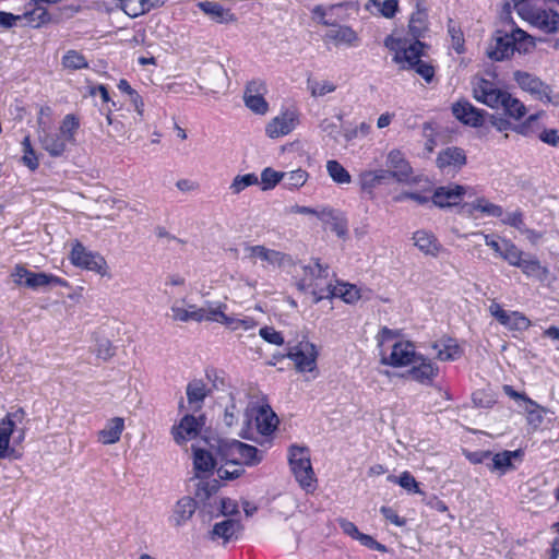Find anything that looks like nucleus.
<instances>
[{"instance_id":"nucleus-2","label":"nucleus","mask_w":559,"mask_h":559,"mask_svg":"<svg viewBox=\"0 0 559 559\" xmlns=\"http://www.w3.org/2000/svg\"><path fill=\"white\" fill-rule=\"evenodd\" d=\"M384 46L393 52V61L400 64L401 69H413L427 83L432 81L435 69L420 59L424 48L420 40L411 41L405 37L391 34L385 37Z\"/></svg>"},{"instance_id":"nucleus-26","label":"nucleus","mask_w":559,"mask_h":559,"mask_svg":"<svg viewBox=\"0 0 559 559\" xmlns=\"http://www.w3.org/2000/svg\"><path fill=\"white\" fill-rule=\"evenodd\" d=\"M466 193V188L460 185H449L438 188L432 197V203L439 207L453 206L460 203Z\"/></svg>"},{"instance_id":"nucleus-6","label":"nucleus","mask_w":559,"mask_h":559,"mask_svg":"<svg viewBox=\"0 0 559 559\" xmlns=\"http://www.w3.org/2000/svg\"><path fill=\"white\" fill-rule=\"evenodd\" d=\"M216 455L222 462L231 466L257 465L261 462L263 452L255 447L243 443L236 439L218 440Z\"/></svg>"},{"instance_id":"nucleus-55","label":"nucleus","mask_w":559,"mask_h":559,"mask_svg":"<svg viewBox=\"0 0 559 559\" xmlns=\"http://www.w3.org/2000/svg\"><path fill=\"white\" fill-rule=\"evenodd\" d=\"M170 319L175 322H190L191 317L186 308V299L175 300L170 306Z\"/></svg>"},{"instance_id":"nucleus-57","label":"nucleus","mask_w":559,"mask_h":559,"mask_svg":"<svg viewBox=\"0 0 559 559\" xmlns=\"http://www.w3.org/2000/svg\"><path fill=\"white\" fill-rule=\"evenodd\" d=\"M26 21L31 24V15H27V10L23 14H13L10 12L0 11V26L3 28H11L17 25L19 22Z\"/></svg>"},{"instance_id":"nucleus-20","label":"nucleus","mask_w":559,"mask_h":559,"mask_svg":"<svg viewBox=\"0 0 559 559\" xmlns=\"http://www.w3.org/2000/svg\"><path fill=\"white\" fill-rule=\"evenodd\" d=\"M452 114L462 123L477 128L483 126L486 111L463 99L452 105Z\"/></svg>"},{"instance_id":"nucleus-5","label":"nucleus","mask_w":559,"mask_h":559,"mask_svg":"<svg viewBox=\"0 0 559 559\" xmlns=\"http://www.w3.org/2000/svg\"><path fill=\"white\" fill-rule=\"evenodd\" d=\"M254 409L255 400L248 391L245 388H233L227 395L223 420L226 426L233 427L242 416L243 424L249 428L252 425Z\"/></svg>"},{"instance_id":"nucleus-32","label":"nucleus","mask_w":559,"mask_h":559,"mask_svg":"<svg viewBox=\"0 0 559 559\" xmlns=\"http://www.w3.org/2000/svg\"><path fill=\"white\" fill-rule=\"evenodd\" d=\"M413 240L414 246L426 255L437 257L442 250L441 243L431 231L425 229L417 230L413 235Z\"/></svg>"},{"instance_id":"nucleus-21","label":"nucleus","mask_w":559,"mask_h":559,"mask_svg":"<svg viewBox=\"0 0 559 559\" xmlns=\"http://www.w3.org/2000/svg\"><path fill=\"white\" fill-rule=\"evenodd\" d=\"M202 417H194L192 415H186L179 424L171 428V435L177 444L182 445L188 441L194 439L203 426L201 421Z\"/></svg>"},{"instance_id":"nucleus-39","label":"nucleus","mask_w":559,"mask_h":559,"mask_svg":"<svg viewBox=\"0 0 559 559\" xmlns=\"http://www.w3.org/2000/svg\"><path fill=\"white\" fill-rule=\"evenodd\" d=\"M520 455V451H503L496 454L491 453L490 462L487 463V466L491 472L497 471L500 474H504L507 471L513 468L512 459L519 457Z\"/></svg>"},{"instance_id":"nucleus-59","label":"nucleus","mask_w":559,"mask_h":559,"mask_svg":"<svg viewBox=\"0 0 559 559\" xmlns=\"http://www.w3.org/2000/svg\"><path fill=\"white\" fill-rule=\"evenodd\" d=\"M260 336L267 343L274 345H283L284 337L272 326H263L259 331Z\"/></svg>"},{"instance_id":"nucleus-60","label":"nucleus","mask_w":559,"mask_h":559,"mask_svg":"<svg viewBox=\"0 0 559 559\" xmlns=\"http://www.w3.org/2000/svg\"><path fill=\"white\" fill-rule=\"evenodd\" d=\"M95 353L98 358L108 360L114 356L115 348L109 340L102 338L97 341Z\"/></svg>"},{"instance_id":"nucleus-14","label":"nucleus","mask_w":559,"mask_h":559,"mask_svg":"<svg viewBox=\"0 0 559 559\" xmlns=\"http://www.w3.org/2000/svg\"><path fill=\"white\" fill-rule=\"evenodd\" d=\"M267 87L264 81L260 79L251 80L247 83L243 92V102L255 115H265L269 111V104L264 98Z\"/></svg>"},{"instance_id":"nucleus-25","label":"nucleus","mask_w":559,"mask_h":559,"mask_svg":"<svg viewBox=\"0 0 559 559\" xmlns=\"http://www.w3.org/2000/svg\"><path fill=\"white\" fill-rule=\"evenodd\" d=\"M430 347L436 353V358L441 361H454L461 358L463 349L455 338L442 336L431 342Z\"/></svg>"},{"instance_id":"nucleus-40","label":"nucleus","mask_w":559,"mask_h":559,"mask_svg":"<svg viewBox=\"0 0 559 559\" xmlns=\"http://www.w3.org/2000/svg\"><path fill=\"white\" fill-rule=\"evenodd\" d=\"M60 1L61 0H33V3L28 4L32 9H27V15H31V25L38 27L41 24L49 22L50 17L44 4H56Z\"/></svg>"},{"instance_id":"nucleus-51","label":"nucleus","mask_w":559,"mask_h":559,"mask_svg":"<svg viewBox=\"0 0 559 559\" xmlns=\"http://www.w3.org/2000/svg\"><path fill=\"white\" fill-rule=\"evenodd\" d=\"M388 481L399 484L402 488L409 492L420 493L418 483L415 477L407 471L403 472L399 477L394 475L388 476Z\"/></svg>"},{"instance_id":"nucleus-48","label":"nucleus","mask_w":559,"mask_h":559,"mask_svg":"<svg viewBox=\"0 0 559 559\" xmlns=\"http://www.w3.org/2000/svg\"><path fill=\"white\" fill-rule=\"evenodd\" d=\"M307 88L312 97H322L326 94L333 93L336 90V84L329 80H307Z\"/></svg>"},{"instance_id":"nucleus-11","label":"nucleus","mask_w":559,"mask_h":559,"mask_svg":"<svg viewBox=\"0 0 559 559\" xmlns=\"http://www.w3.org/2000/svg\"><path fill=\"white\" fill-rule=\"evenodd\" d=\"M70 260L75 266L92 271L100 276H108V264L103 255L87 250L82 243L73 245Z\"/></svg>"},{"instance_id":"nucleus-63","label":"nucleus","mask_w":559,"mask_h":559,"mask_svg":"<svg viewBox=\"0 0 559 559\" xmlns=\"http://www.w3.org/2000/svg\"><path fill=\"white\" fill-rule=\"evenodd\" d=\"M357 540L365 547L380 552H386L388 549L383 544L378 543L372 536L360 533Z\"/></svg>"},{"instance_id":"nucleus-37","label":"nucleus","mask_w":559,"mask_h":559,"mask_svg":"<svg viewBox=\"0 0 559 559\" xmlns=\"http://www.w3.org/2000/svg\"><path fill=\"white\" fill-rule=\"evenodd\" d=\"M200 9L217 23H231L236 21L235 14L218 2L204 1L199 3Z\"/></svg>"},{"instance_id":"nucleus-46","label":"nucleus","mask_w":559,"mask_h":559,"mask_svg":"<svg viewBox=\"0 0 559 559\" xmlns=\"http://www.w3.org/2000/svg\"><path fill=\"white\" fill-rule=\"evenodd\" d=\"M326 171L337 185H348L352 182L350 174L335 159L326 162Z\"/></svg>"},{"instance_id":"nucleus-41","label":"nucleus","mask_w":559,"mask_h":559,"mask_svg":"<svg viewBox=\"0 0 559 559\" xmlns=\"http://www.w3.org/2000/svg\"><path fill=\"white\" fill-rule=\"evenodd\" d=\"M519 269H521L526 276L534 277L539 282L546 281L549 276V269L542 265L536 258L524 259Z\"/></svg>"},{"instance_id":"nucleus-62","label":"nucleus","mask_w":559,"mask_h":559,"mask_svg":"<svg viewBox=\"0 0 559 559\" xmlns=\"http://www.w3.org/2000/svg\"><path fill=\"white\" fill-rule=\"evenodd\" d=\"M242 469L239 466H231L225 462L217 468V475L221 479H234L240 476Z\"/></svg>"},{"instance_id":"nucleus-29","label":"nucleus","mask_w":559,"mask_h":559,"mask_svg":"<svg viewBox=\"0 0 559 559\" xmlns=\"http://www.w3.org/2000/svg\"><path fill=\"white\" fill-rule=\"evenodd\" d=\"M124 430V419L112 417L108 419L102 430L97 432V441L104 445H111L119 442Z\"/></svg>"},{"instance_id":"nucleus-50","label":"nucleus","mask_w":559,"mask_h":559,"mask_svg":"<svg viewBox=\"0 0 559 559\" xmlns=\"http://www.w3.org/2000/svg\"><path fill=\"white\" fill-rule=\"evenodd\" d=\"M258 183L259 179L258 176L254 174L238 175L233 179L229 186V190L231 191L233 194H239L248 187Z\"/></svg>"},{"instance_id":"nucleus-56","label":"nucleus","mask_w":559,"mask_h":559,"mask_svg":"<svg viewBox=\"0 0 559 559\" xmlns=\"http://www.w3.org/2000/svg\"><path fill=\"white\" fill-rule=\"evenodd\" d=\"M510 330L523 331L528 329L531 325L530 320L518 311L508 313L507 320L503 324Z\"/></svg>"},{"instance_id":"nucleus-15","label":"nucleus","mask_w":559,"mask_h":559,"mask_svg":"<svg viewBox=\"0 0 559 559\" xmlns=\"http://www.w3.org/2000/svg\"><path fill=\"white\" fill-rule=\"evenodd\" d=\"M245 258L252 264L259 261L262 267H276L281 266L284 262L285 254L281 251L270 249L263 245H246L243 248Z\"/></svg>"},{"instance_id":"nucleus-1","label":"nucleus","mask_w":559,"mask_h":559,"mask_svg":"<svg viewBox=\"0 0 559 559\" xmlns=\"http://www.w3.org/2000/svg\"><path fill=\"white\" fill-rule=\"evenodd\" d=\"M473 96L477 102L491 109H501L509 119L515 121L523 119L527 114V107L523 102L507 90L500 88L495 82L484 78H476L473 81Z\"/></svg>"},{"instance_id":"nucleus-19","label":"nucleus","mask_w":559,"mask_h":559,"mask_svg":"<svg viewBox=\"0 0 559 559\" xmlns=\"http://www.w3.org/2000/svg\"><path fill=\"white\" fill-rule=\"evenodd\" d=\"M252 419L257 431L262 436H270L278 425V418L270 405L258 400H255Z\"/></svg>"},{"instance_id":"nucleus-53","label":"nucleus","mask_w":559,"mask_h":559,"mask_svg":"<svg viewBox=\"0 0 559 559\" xmlns=\"http://www.w3.org/2000/svg\"><path fill=\"white\" fill-rule=\"evenodd\" d=\"M468 236H481L485 240V243L495 252V254L501 258L503 253V238H500L496 234H484L481 231L472 233L468 235H464V238Z\"/></svg>"},{"instance_id":"nucleus-36","label":"nucleus","mask_w":559,"mask_h":559,"mask_svg":"<svg viewBox=\"0 0 559 559\" xmlns=\"http://www.w3.org/2000/svg\"><path fill=\"white\" fill-rule=\"evenodd\" d=\"M328 40L335 45L354 46L358 40V36L349 26L337 25L336 23L325 34Z\"/></svg>"},{"instance_id":"nucleus-23","label":"nucleus","mask_w":559,"mask_h":559,"mask_svg":"<svg viewBox=\"0 0 559 559\" xmlns=\"http://www.w3.org/2000/svg\"><path fill=\"white\" fill-rule=\"evenodd\" d=\"M411 366L412 368L407 371V374L414 381L424 385H430L439 372V368L421 354L418 356V361Z\"/></svg>"},{"instance_id":"nucleus-24","label":"nucleus","mask_w":559,"mask_h":559,"mask_svg":"<svg viewBox=\"0 0 559 559\" xmlns=\"http://www.w3.org/2000/svg\"><path fill=\"white\" fill-rule=\"evenodd\" d=\"M243 526L239 520L226 519L213 525L209 532L211 540L222 539L224 544L231 539H237L241 534Z\"/></svg>"},{"instance_id":"nucleus-38","label":"nucleus","mask_w":559,"mask_h":559,"mask_svg":"<svg viewBox=\"0 0 559 559\" xmlns=\"http://www.w3.org/2000/svg\"><path fill=\"white\" fill-rule=\"evenodd\" d=\"M209 392L207 385L203 380L194 379L188 383L186 390L187 399L194 411H199L202 407Z\"/></svg>"},{"instance_id":"nucleus-18","label":"nucleus","mask_w":559,"mask_h":559,"mask_svg":"<svg viewBox=\"0 0 559 559\" xmlns=\"http://www.w3.org/2000/svg\"><path fill=\"white\" fill-rule=\"evenodd\" d=\"M299 123V116L295 110H286L274 117L265 127V133L271 139L289 134Z\"/></svg>"},{"instance_id":"nucleus-35","label":"nucleus","mask_w":559,"mask_h":559,"mask_svg":"<svg viewBox=\"0 0 559 559\" xmlns=\"http://www.w3.org/2000/svg\"><path fill=\"white\" fill-rule=\"evenodd\" d=\"M531 24L546 33L559 32V13L552 10L536 11Z\"/></svg>"},{"instance_id":"nucleus-43","label":"nucleus","mask_w":559,"mask_h":559,"mask_svg":"<svg viewBox=\"0 0 559 559\" xmlns=\"http://www.w3.org/2000/svg\"><path fill=\"white\" fill-rule=\"evenodd\" d=\"M372 8L377 9V14L385 19H392L399 11V0H369L366 3V10L374 14Z\"/></svg>"},{"instance_id":"nucleus-27","label":"nucleus","mask_w":559,"mask_h":559,"mask_svg":"<svg viewBox=\"0 0 559 559\" xmlns=\"http://www.w3.org/2000/svg\"><path fill=\"white\" fill-rule=\"evenodd\" d=\"M325 290L326 293L321 294V297L317 298L316 302L325 298L338 297L347 304H353L360 298L359 289L355 285L348 283H331L330 287L325 288Z\"/></svg>"},{"instance_id":"nucleus-7","label":"nucleus","mask_w":559,"mask_h":559,"mask_svg":"<svg viewBox=\"0 0 559 559\" xmlns=\"http://www.w3.org/2000/svg\"><path fill=\"white\" fill-rule=\"evenodd\" d=\"M288 461L299 486L307 492L313 491L317 478L311 465L309 449L292 445L288 451Z\"/></svg>"},{"instance_id":"nucleus-52","label":"nucleus","mask_w":559,"mask_h":559,"mask_svg":"<svg viewBox=\"0 0 559 559\" xmlns=\"http://www.w3.org/2000/svg\"><path fill=\"white\" fill-rule=\"evenodd\" d=\"M231 331H252L257 328V322L250 317H234L229 316L227 323L225 324Z\"/></svg>"},{"instance_id":"nucleus-58","label":"nucleus","mask_w":559,"mask_h":559,"mask_svg":"<svg viewBox=\"0 0 559 559\" xmlns=\"http://www.w3.org/2000/svg\"><path fill=\"white\" fill-rule=\"evenodd\" d=\"M226 306L223 304H218L217 306H209L205 308V319L206 321L219 322L222 324H226L229 316L224 312Z\"/></svg>"},{"instance_id":"nucleus-12","label":"nucleus","mask_w":559,"mask_h":559,"mask_svg":"<svg viewBox=\"0 0 559 559\" xmlns=\"http://www.w3.org/2000/svg\"><path fill=\"white\" fill-rule=\"evenodd\" d=\"M287 357L294 361L298 372H312L317 369L318 350L309 341H301L289 347Z\"/></svg>"},{"instance_id":"nucleus-34","label":"nucleus","mask_w":559,"mask_h":559,"mask_svg":"<svg viewBox=\"0 0 559 559\" xmlns=\"http://www.w3.org/2000/svg\"><path fill=\"white\" fill-rule=\"evenodd\" d=\"M466 163V155L460 147H447L437 157V165L440 169L461 168Z\"/></svg>"},{"instance_id":"nucleus-4","label":"nucleus","mask_w":559,"mask_h":559,"mask_svg":"<svg viewBox=\"0 0 559 559\" xmlns=\"http://www.w3.org/2000/svg\"><path fill=\"white\" fill-rule=\"evenodd\" d=\"M80 122L73 115H67L59 128L58 132L39 131V142L41 147L53 157L61 156L68 144L75 143V134L79 130Z\"/></svg>"},{"instance_id":"nucleus-28","label":"nucleus","mask_w":559,"mask_h":559,"mask_svg":"<svg viewBox=\"0 0 559 559\" xmlns=\"http://www.w3.org/2000/svg\"><path fill=\"white\" fill-rule=\"evenodd\" d=\"M168 0H118V7L130 17H138L152 9L164 5Z\"/></svg>"},{"instance_id":"nucleus-47","label":"nucleus","mask_w":559,"mask_h":559,"mask_svg":"<svg viewBox=\"0 0 559 559\" xmlns=\"http://www.w3.org/2000/svg\"><path fill=\"white\" fill-rule=\"evenodd\" d=\"M524 252L510 239L503 238V253L501 259L512 266L519 267L522 263Z\"/></svg>"},{"instance_id":"nucleus-3","label":"nucleus","mask_w":559,"mask_h":559,"mask_svg":"<svg viewBox=\"0 0 559 559\" xmlns=\"http://www.w3.org/2000/svg\"><path fill=\"white\" fill-rule=\"evenodd\" d=\"M297 287L300 290L309 292L314 300L325 294V288L330 287L329 266L322 265L318 260H312L308 264H297L294 267Z\"/></svg>"},{"instance_id":"nucleus-45","label":"nucleus","mask_w":559,"mask_h":559,"mask_svg":"<svg viewBox=\"0 0 559 559\" xmlns=\"http://www.w3.org/2000/svg\"><path fill=\"white\" fill-rule=\"evenodd\" d=\"M309 174L301 169H295L283 173V186L288 190L301 188L308 180Z\"/></svg>"},{"instance_id":"nucleus-54","label":"nucleus","mask_w":559,"mask_h":559,"mask_svg":"<svg viewBox=\"0 0 559 559\" xmlns=\"http://www.w3.org/2000/svg\"><path fill=\"white\" fill-rule=\"evenodd\" d=\"M283 173L266 167L261 173L262 190L273 189L277 183L283 182Z\"/></svg>"},{"instance_id":"nucleus-33","label":"nucleus","mask_w":559,"mask_h":559,"mask_svg":"<svg viewBox=\"0 0 559 559\" xmlns=\"http://www.w3.org/2000/svg\"><path fill=\"white\" fill-rule=\"evenodd\" d=\"M463 210L471 216H474L475 212H480L489 217H502L503 215V209L486 198H477L473 202L464 204Z\"/></svg>"},{"instance_id":"nucleus-22","label":"nucleus","mask_w":559,"mask_h":559,"mask_svg":"<svg viewBox=\"0 0 559 559\" xmlns=\"http://www.w3.org/2000/svg\"><path fill=\"white\" fill-rule=\"evenodd\" d=\"M195 510V500L191 497L185 496L174 504L168 518V523L175 528H180L192 519Z\"/></svg>"},{"instance_id":"nucleus-64","label":"nucleus","mask_w":559,"mask_h":559,"mask_svg":"<svg viewBox=\"0 0 559 559\" xmlns=\"http://www.w3.org/2000/svg\"><path fill=\"white\" fill-rule=\"evenodd\" d=\"M221 513L224 516L236 515L239 513L238 503L230 498L219 499Z\"/></svg>"},{"instance_id":"nucleus-31","label":"nucleus","mask_w":559,"mask_h":559,"mask_svg":"<svg viewBox=\"0 0 559 559\" xmlns=\"http://www.w3.org/2000/svg\"><path fill=\"white\" fill-rule=\"evenodd\" d=\"M428 31V13L427 9L423 1L416 2V11L412 13L409 23H408V32L414 38L413 41L419 40V38L424 37L425 33Z\"/></svg>"},{"instance_id":"nucleus-16","label":"nucleus","mask_w":559,"mask_h":559,"mask_svg":"<svg viewBox=\"0 0 559 559\" xmlns=\"http://www.w3.org/2000/svg\"><path fill=\"white\" fill-rule=\"evenodd\" d=\"M415 345L408 341H399L393 344L390 355L383 356L381 362L392 367L411 366L418 361Z\"/></svg>"},{"instance_id":"nucleus-30","label":"nucleus","mask_w":559,"mask_h":559,"mask_svg":"<svg viewBox=\"0 0 559 559\" xmlns=\"http://www.w3.org/2000/svg\"><path fill=\"white\" fill-rule=\"evenodd\" d=\"M391 180L389 173L383 168L365 169L358 175V185L365 192H372L378 186L388 183Z\"/></svg>"},{"instance_id":"nucleus-17","label":"nucleus","mask_w":559,"mask_h":559,"mask_svg":"<svg viewBox=\"0 0 559 559\" xmlns=\"http://www.w3.org/2000/svg\"><path fill=\"white\" fill-rule=\"evenodd\" d=\"M386 171L391 179L396 182H407L412 175L413 168L405 157V154L400 150H391L385 159Z\"/></svg>"},{"instance_id":"nucleus-10","label":"nucleus","mask_w":559,"mask_h":559,"mask_svg":"<svg viewBox=\"0 0 559 559\" xmlns=\"http://www.w3.org/2000/svg\"><path fill=\"white\" fill-rule=\"evenodd\" d=\"M17 286H25L31 289H39L48 286H66L64 280L44 272H32L23 265H16L11 274Z\"/></svg>"},{"instance_id":"nucleus-8","label":"nucleus","mask_w":559,"mask_h":559,"mask_svg":"<svg viewBox=\"0 0 559 559\" xmlns=\"http://www.w3.org/2000/svg\"><path fill=\"white\" fill-rule=\"evenodd\" d=\"M25 419V412L19 408L9 413L3 419L0 420V460H17L21 454L12 447H10V439L14 432L19 433V441H22L25 436V428L20 426Z\"/></svg>"},{"instance_id":"nucleus-13","label":"nucleus","mask_w":559,"mask_h":559,"mask_svg":"<svg viewBox=\"0 0 559 559\" xmlns=\"http://www.w3.org/2000/svg\"><path fill=\"white\" fill-rule=\"evenodd\" d=\"M513 79L522 91L531 94L535 99H538L545 104H558V102H555L551 98L550 87L534 74L525 71H515L513 73Z\"/></svg>"},{"instance_id":"nucleus-44","label":"nucleus","mask_w":559,"mask_h":559,"mask_svg":"<svg viewBox=\"0 0 559 559\" xmlns=\"http://www.w3.org/2000/svg\"><path fill=\"white\" fill-rule=\"evenodd\" d=\"M215 465L216 459L213 457L211 452L203 449L193 448V466L197 472H211Z\"/></svg>"},{"instance_id":"nucleus-42","label":"nucleus","mask_w":559,"mask_h":559,"mask_svg":"<svg viewBox=\"0 0 559 559\" xmlns=\"http://www.w3.org/2000/svg\"><path fill=\"white\" fill-rule=\"evenodd\" d=\"M340 4L334 5H322L318 4L312 8L311 10V19L316 23L325 25V26H334L336 23V17L334 16V10L340 8Z\"/></svg>"},{"instance_id":"nucleus-9","label":"nucleus","mask_w":559,"mask_h":559,"mask_svg":"<svg viewBox=\"0 0 559 559\" xmlns=\"http://www.w3.org/2000/svg\"><path fill=\"white\" fill-rule=\"evenodd\" d=\"M528 36L520 28L513 29L511 34L498 31L493 37V44L488 49V57L501 61L511 56L514 50H526Z\"/></svg>"},{"instance_id":"nucleus-61","label":"nucleus","mask_w":559,"mask_h":559,"mask_svg":"<svg viewBox=\"0 0 559 559\" xmlns=\"http://www.w3.org/2000/svg\"><path fill=\"white\" fill-rule=\"evenodd\" d=\"M525 411L527 413V421L530 425L534 426L535 428L542 425L543 409L536 403L535 406H530L527 404Z\"/></svg>"},{"instance_id":"nucleus-49","label":"nucleus","mask_w":559,"mask_h":559,"mask_svg":"<svg viewBox=\"0 0 559 559\" xmlns=\"http://www.w3.org/2000/svg\"><path fill=\"white\" fill-rule=\"evenodd\" d=\"M62 66L69 70H81L88 67L86 58L76 50H69L62 57Z\"/></svg>"}]
</instances>
